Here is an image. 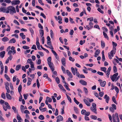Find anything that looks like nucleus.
<instances>
[{"instance_id": "f257e3e1", "label": "nucleus", "mask_w": 122, "mask_h": 122, "mask_svg": "<svg viewBox=\"0 0 122 122\" xmlns=\"http://www.w3.org/2000/svg\"><path fill=\"white\" fill-rule=\"evenodd\" d=\"M7 11H9L10 13L13 15V13H16V11L15 7L13 6H10L7 7Z\"/></svg>"}, {"instance_id": "f03ea898", "label": "nucleus", "mask_w": 122, "mask_h": 122, "mask_svg": "<svg viewBox=\"0 0 122 122\" xmlns=\"http://www.w3.org/2000/svg\"><path fill=\"white\" fill-rule=\"evenodd\" d=\"M118 73H116L114 74L112 77H111V79L113 81H115L117 76L118 75Z\"/></svg>"}, {"instance_id": "7ed1b4c3", "label": "nucleus", "mask_w": 122, "mask_h": 122, "mask_svg": "<svg viewBox=\"0 0 122 122\" xmlns=\"http://www.w3.org/2000/svg\"><path fill=\"white\" fill-rule=\"evenodd\" d=\"M20 1L19 0H14L12 1V3L14 5L19 4L20 3Z\"/></svg>"}, {"instance_id": "20e7f679", "label": "nucleus", "mask_w": 122, "mask_h": 122, "mask_svg": "<svg viewBox=\"0 0 122 122\" xmlns=\"http://www.w3.org/2000/svg\"><path fill=\"white\" fill-rule=\"evenodd\" d=\"M8 106H9H9H7V105H6L5 106V105H2L4 109V110L5 111H7V109H10L11 107L10 105H9Z\"/></svg>"}, {"instance_id": "39448f33", "label": "nucleus", "mask_w": 122, "mask_h": 122, "mask_svg": "<svg viewBox=\"0 0 122 122\" xmlns=\"http://www.w3.org/2000/svg\"><path fill=\"white\" fill-rule=\"evenodd\" d=\"M104 98L105 99L106 102L107 103H108V102L110 100L109 97L108 96L107 94H106L104 96Z\"/></svg>"}, {"instance_id": "423d86ee", "label": "nucleus", "mask_w": 122, "mask_h": 122, "mask_svg": "<svg viewBox=\"0 0 122 122\" xmlns=\"http://www.w3.org/2000/svg\"><path fill=\"white\" fill-rule=\"evenodd\" d=\"M49 67L51 70L52 72H53L54 70V66L53 63H51V64H48Z\"/></svg>"}, {"instance_id": "0eeeda50", "label": "nucleus", "mask_w": 122, "mask_h": 122, "mask_svg": "<svg viewBox=\"0 0 122 122\" xmlns=\"http://www.w3.org/2000/svg\"><path fill=\"white\" fill-rule=\"evenodd\" d=\"M62 64L64 66H66V59L64 57H63L61 60Z\"/></svg>"}, {"instance_id": "6e6552de", "label": "nucleus", "mask_w": 122, "mask_h": 122, "mask_svg": "<svg viewBox=\"0 0 122 122\" xmlns=\"http://www.w3.org/2000/svg\"><path fill=\"white\" fill-rule=\"evenodd\" d=\"M111 67L110 66H109L107 71V75L108 78L109 77V75L110 74V72L111 71Z\"/></svg>"}, {"instance_id": "1a4fd4ad", "label": "nucleus", "mask_w": 122, "mask_h": 122, "mask_svg": "<svg viewBox=\"0 0 122 122\" xmlns=\"http://www.w3.org/2000/svg\"><path fill=\"white\" fill-rule=\"evenodd\" d=\"M66 72L70 78H72L73 77L72 76L71 73L68 70H66Z\"/></svg>"}, {"instance_id": "9d476101", "label": "nucleus", "mask_w": 122, "mask_h": 122, "mask_svg": "<svg viewBox=\"0 0 122 122\" xmlns=\"http://www.w3.org/2000/svg\"><path fill=\"white\" fill-rule=\"evenodd\" d=\"M79 82L83 85H87V82L83 80H80L79 81Z\"/></svg>"}, {"instance_id": "9b49d317", "label": "nucleus", "mask_w": 122, "mask_h": 122, "mask_svg": "<svg viewBox=\"0 0 122 122\" xmlns=\"http://www.w3.org/2000/svg\"><path fill=\"white\" fill-rule=\"evenodd\" d=\"M83 100L84 102L87 106H90L91 104L89 103L88 101L86 99H84Z\"/></svg>"}, {"instance_id": "f8f14e48", "label": "nucleus", "mask_w": 122, "mask_h": 122, "mask_svg": "<svg viewBox=\"0 0 122 122\" xmlns=\"http://www.w3.org/2000/svg\"><path fill=\"white\" fill-rule=\"evenodd\" d=\"M1 8L2 12H3V13H9V11H7V10L6 11V9H5V7H3Z\"/></svg>"}, {"instance_id": "ddd939ff", "label": "nucleus", "mask_w": 122, "mask_h": 122, "mask_svg": "<svg viewBox=\"0 0 122 122\" xmlns=\"http://www.w3.org/2000/svg\"><path fill=\"white\" fill-rule=\"evenodd\" d=\"M40 33L41 35V37H43L44 36V31L43 30L40 29L39 30Z\"/></svg>"}, {"instance_id": "4468645a", "label": "nucleus", "mask_w": 122, "mask_h": 122, "mask_svg": "<svg viewBox=\"0 0 122 122\" xmlns=\"http://www.w3.org/2000/svg\"><path fill=\"white\" fill-rule=\"evenodd\" d=\"M16 42V40L14 38H13L10 40L9 42V43H15Z\"/></svg>"}, {"instance_id": "2eb2a0df", "label": "nucleus", "mask_w": 122, "mask_h": 122, "mask_svg": "<svg viewBox=\"0 0 122 122\" xmlns=\"http://www.w3.org/2000/svg\"><path fill=\"white\" fill-rule=\"evenodd\" d=\"M6 97L7 99L9 100H11V96L10 95L7 93H6Z\"/></svg>"}, {"instance_id": "dca6fc26", "label": "nucleus", "mask_w": 122, "mask_h": 122, "mask_svg": "<svg viewBox=\"0 0 122 122\" xmlns=\"http://www.w3.org/2000/svg\"><path fill=\"white\" fill-rule=\"evenodd\" d=\"M106 83V81H103L100 84V86L102 87H104L105 86Z\"/></svg>"}, {"instance_id": "f3484780", "label": "nucleus", "mask_w": 122, "mask_h": 122, "mask_svg": "<svg viewBox=\"0 0 122 122\" xmlns=\"http://www.w3.org/2000/svg\"><path fill=\"white\" fill-rule=\"evenodd\" d=\"M47 61L48 62V64H51L53 63L51 62V57H49L47 59Z\"/></svg>"}, {"instance_id": "a211bd4d", "label": "nucleus", "mask_w": 122, "mask_h": 122, "mask_svg": "<svg viewBox=\"0 0 122 122\" xmlns=\"http://www.w3.org/2000/svg\"><path fill=\"white\" fill-rule=\"evenodd\" d=\"M2 40L4 42H6L8 41L9 39L7 37H5L2 39Z\"/></svg>"}, {"instance_id": "6ab92c4d", "label": "nucleus", "mask_w": 122, "mask_h": 122, "mask_svg": "<svg viewBox=\"0 0 122 122\" xmlns=\"http://www.w3.org/2000/svg\"><path fill=\"white\" fill-rule=\"evenodd\" d=\"M101 47L102 48H104L105 46V44L104 41H101Z\"/></svg>"}, {"instance_id": "aec40b11", "label": "nucleus", "mask_w": 122, "mask_h": 122, "mask_svg": "<svg viewBox=\"0 0 122 122\" xmlns=\"http://www.w3.org/2000/svg\"><path fill=\"white\" fill-rule=\"evenodd\" d=\"M56 118L58 119H59L60 121H62L63 120V118L62 116L61 115H59Z\"/></svg>"}, {"instance_id": "412c9836", "label": "nucleus", "mask_w": 122, "mask_h": 122, "mask_svg": "<svg viewBox=\"0 0 122 122\" xmlns=\"http://www.w3.org/2000/svg\"><path fill=\"white\" fill-rule=\"evenodd\" d=\"M71 70L72 72L74 75H75L76 74V71H75L74 68L73 67L71 68Z\"/></svg>"}, {"instance_id": "4be33fe9", "label": "nucleus", "mask_w": 122, "mask_h": 122, "mask_svg": "<svg viewBox=\"0 0 122 122\" xmlns=\"http://www.w3.org/2000/svg\"><path fill=\"white\" fill-rule=\"evenodd\" d=\"M22 89V86L20 84L19 86L18 90L19 92L20 93V92L21 91Z\"/></svg>"}, {"instance_id": "5701e85b", "label": "nucleus", "mask_w": 122, "mask_h": 122, "mask_svg": "<svg viewBox=\"0 0 122 122\" xmlns=\"http://www.w3.org/2000/svg\"><path fill=\"white\" fill-rule=\"evenodd\" d=\"M103 35L104 37L105 38H106L107 40H108L109 39V37L107 35V34L106 33H105L104 31L103 32Z\"/></svg>"}, {"instance_id": "b1692460", "label": "nucleus", "mask_w": 122, "mask_h": 122, "mask_svg": "<svg viewBox=\"0 0 122 122\" xmlns=\"http://www.w3.org/2000/svg\"><path fill=\"white\" fill-rule=\"evenodd\" d=\"M7 81H10V78L8 75L6 74H5L4 75Z\"/></svg>"}, {"instance_id": "393cba45", "label": "nucleus", "mask_w": 122, "mask_h": 122, "mask_svg": "<svg viewBox=\"0 0 122 122\" xmlns=\"http://www.w3.org/2000/svg\"><path fill=\"white\" fill-rule=\"evenodd\" d=\"M112 101L115 103L116 104H117V102L115 96H113L112 97Z\"/></svg>"}, {"instance_id": "a878e982", "label": "nucleus", "mask_w": 122, "mask_h": 122, "mask_svg": "<svg viewBox=\"0 0 122 122\" xmlns=\"http://www.w3.org/2000/svg\"><path fill=\"white\" fill-rule=\"evenodd\" d=\"M5 88H9V84L7 82H5Z\"/></svg>"}, {"instance_id": "bb28decb", "label": "nucleus", "mask_w": 122, "mask_h": 122, "mask_svg": "<svg viewBox=\"0 0 122 122\" xmlns=\"http://www.w3.org/2000/svg\"><path fill=\"white\" fill-rule=\"evenodd\" d=\"M11 50L12 51V53H15L16 51L15 50V47L14 46H12L11 48Z\"/></svg>"}, {"instance_id": "cd10ccee", "label": "nucleus", "mask_w": 122, "mask_h": 122, "mask_svg": "<svg viewBox=\"0 0 122 122\" xmlns=\"http://www.w3.org/2000/svg\"><path fill=\"white\" fill-rule=\"evenodd\" d=\"M116 48H113L112 50L111 51L110 53H116Z\"/></svg>"}, {"instance_id": "c85d7f7f", "label": "nucleus", "mask_w": 122, "mask_h": 122, "mask_svg": "<svg viewBox=\"0 0 122 122\" xmlns=\"http://www.w3.org/2000/svg\"><path fill=\"white\" fill-rule=\"evenodd\" d=\"M56 81L57 84H59L60 82V80L59 78L58 77H56Z\"/></svg>"}, {"instance_id": "c756f323", "label": "nucleus", "mask_w": 122, "mask_h": 122, "mask_svg": "<svg viewBox=\"0 0 122 122\" xmlns=\"http://www.w3.org/2000/svg\"><path fill=\"white\" fill-rule=\"evenodd\" d=\"M1 97L4 99H5L6 98L5 96V93L3 92L1 95Z\"/></svg>"}, {"instance_id": "7c9ffc66", "label": "nucleus", "mask_w": 122, "mask_h": 122, "mask_svg": "<svg viewBox=\"0 0 122 122\" xmlns=\"http://www.w3.org/2000/svg\"><path fill=\"white\" fill-rule=\"evenodd\" d=\"M29 30L31 32V35H33L34 34V31L33 29L31 27H30L29 28Z\"/></svg>"}, {"instance_id": "2f4dec72", "label": "nucleus", "mask_w": 122, "mask_h": 122, "mask_svg": "<svg viewBox=\"0 0 122 122\" xmlns=\"http://www.w3.org/2000/svg\"><path fill=\"white\" fill-rule=\"evenodd\" d=\"M47 100L49 102H52V99L51 98L49 97H47L46 98V100Z\"/></svg>"}, {"instance_id": "473e14b6", "label": "nucleus", "mask_w": 122, "mask_h": 122, "mask_svg": "<svg viewBox=\"0 0 122 122\" xmlns=\"http://www.w3.org/2000/svg\"><path fill=\"white\" fill-rule=\"evenodd\" d=\"M24 107L23 105H21L20 109V110L21 111V112L22 113L23 112V111L24 110Z\"/></svg>"}, {"instance_id": "72a5a7b5", "label": "nucleus", "mask_w": 122, "mask_h": 122, "mask_svg": "<svg viewBox=\"0 0 122 122\" xmlns=\"http://www.w3.org/2000/svg\"><path fill=\"white\" fill-rule=\"evenodd\" d=\"M91 118L94 120H96L97 117L94 115H92L91 116Z\"/></svg>"}, {"instance_id": "f704fd0d", "label": "nucleus", "mask_w": 122, "mask_h": 122, "mask_svg": "<svg viewBox=\"0 0 122 122\" xmlns=\"http://www.w3.org/2000/svg\"><path fill=\"white\" fill-rule=\"evenodd\" d=\"M51 32V38H52L54 36V34L53 31L52 30H50Z\"/></svg>"}, {"instance_id": "c9c22d12", "label": "nucleus", "mask_w": 122, "mask_h": 122, "mask_svg": "<svg viewBox=\"0 0 122 122\" xmlns=\"http://www.w3.org/2000/svg\"><path fill=\"white\" fill-rule=\"evenodd\" d=\"M38 118L41 120H43L44 119V118L42 115H40L38 117Z\"/></svg>"}, {"instance_id": "e433bc0d", "label": "nucleus", "mask_w": 122, "mask_h": 122, "mask_svg": "<svg viewBox=\"0 0 122 122\" xmlns=\"http://www.w3.org/2000/svg\"><path fill=\"white\" fill-rule=\"evenodd\" d=\"M113 70L114 73H115L117 71V69L115 66H114L113 67Z\"/></svg>"}, {"instance_id": "4c0bfd02", "label": "nucleus", "mask_w": 122, "mask_h": 122, "mask_svg": "<svg viewBox=\"0 0 122 122\" xmlns=\"http://www.w3.org/2000/svg\"><path fill=\"white\" fill-rule=\"evenodd\" d=\"M21 66V65H17L16 68V70L17 71H18L19 70Z\"/></svg>"}, {"instance_id": "58836bf2", "label": "nucleus", "mask_w": 122, "mask_h": 122, "mask_svg": "<svg viewBox=\"0 0 122 122\" xmlns=\"http://www.w3.org/2000/svg\"><path fill=\"white\" fill-rule=\"evenodd\" d=\"M92 106L93 108V109H95L96 110V104L94 103H93L92 104Z\"/></svg>"}, {"instance_id": "ea45409f", "label": "nucleus", "mask_w": 122, "mask_h": 122, "mask_svg": "<svg viewBox=\"0 0 122 122\" xmlns=\"http://www.w3.org/2000/svg\"><path fill=\"white\" fill-rule=\"evenodd\" d=\"M86 113V111L84 110H82L81 111V113L82 114L85 115Z\"/></svg>"}, {"instance_id": "a19ab883", "label": "nucleus", "mask_w": 122, "mask_h": 122, "mask_svg": "<svg viewBox=\"0 0 122 122\" xmlns=\"http://www.w3.org/2000/svg\"><path fill=\"white\" fill-rule=\"evenodd\" d=\"M29 63L30 65V67L31 68H34V66L33 62H29Z\"/></svg>"}, {"instance_id": "79ce46f5", "label": "nucleus", "mask_w": 122, "mask_h": 122, "mask_svg": "<svg viewBox=\"0 0 122 122\" xmlns=\"http://www.w3.org/2000/svg\"><path fill=\"white\" fill-rule=\"evenodd\" d=\"M91 110H92L96 114H97V113L96 112L97 109H96V110L95 109H93L92 107H91L90 108Z\"/></svg>"}, {"instance_id": "37998d69", "label": "nucleus", "mask_w": 122, "mask_h": 122, "mask_svg": "<svg viewBox=\"0 0 122 122\" xmlns=\"http://www.w3.org/2000/svg\"><path fill=\"white\" fill-rule=\"evenodd\" d=\"M74 110L75 112L77 113H79L78 111L77 108L75 107H74Z\"/></svg>"}, {"instance_id": "c03bdc74", "label": "nucleus", "mask_w": 122, "mask_h": 122, "mask_svg": "<svg viewBox=\"0 0 122 122\" xmlns=\"http://www.w3.org/2000/svg\"><path fill=\"white\" fill-rule=\"evenodd\" d=\"M64 86L67 90L69 91L70 90V89L69 88L68 86H67V85L64 84Z\"/></svg>"}, {"instance_id": "a18cd8bd", "label": "nucleus", "mask_w": 122, "mask_h": 122, "mask_svg": "<svg viewBox=\"0 0 122 122\" xmlns=\"http://www.w3.org/2000/svg\"><path fill=\"white\" fill-rule=\"evenodd\" d=\"M112 44L113 45V48H116V47L117 46V44L113 41L112 42Z\"/></svg>"}, {"instance_id": "49530a36", "label": "nucleus", "mask_w": 122, "mask_h": 122, "mask_svg": "<svg viewBox=\"0 0 122 122\" xmlns=\"http://www.w3.org/2000/svg\"><path fill=\"white\" fill-rule=\"evenodd\" d=\"M66 96L67 97V98L68 100L70 102V103L71 102V100L70 97L67 95L66 94Z\"/></svg>"}, {"instance_id": "de8ad7c7", "label": "nucleus", "mask_w": 122, "mask_h": 122, "mask_svg": "<svg viewBox=\"0 0 122 122\" xmlns=\"http://www.w3.org/2000/svg\"><path fill=\"white\" fill-rule=\"evenodd\" d=\"M17 120L19 121H20L21 119V118L20 117V116L18 114L17 115Z\"/></svg>"}, {"instance_id": "09e8293b", "label": "nucleus", "mask_w": 122, "mask_h": 122, "mask_svg": "<svg viewBox=\"0 0 122 122\" xmlns=\"http://www.w3.org/2000/svg\"><path fill=\"white\" fill-rule=\"evenodd\" d=\"M115 89L117 93L118 94L119 92V89L116 86L115 87Z\"/></svg>"}, {"instance_id": "8fccbe9b", "label": "nucleus", "mask_w": 122, "mask_h": 122, "mask_svg": "<svg viewBox=\"0 0 122 122\" xmlns=\"http://www.w3.org/2000/svg\"><path fill=\"white\" fill-rule=\"evenodd\" d=\"M12 109L14 111L15 113L17 112V111L16 110V108L14 106H12Z\"/></svg>"}, {"instance_id": "3c124183", "label": "nucleus", "mask_w": 122, "mask_h": 122, "mask_svg": "<svg viewBox=\"0 0 122 122\" xmlns=\"http://www.w3.org/2000/svg\"><path fill=\"white\" fill-rule=\"evenodd\" d=\"M32 49H34L36 50H37L36 46L35 45H33L32 46L31 48Z\"/></svg>"}, {"instance_id": "603ef678", "label": "nucleus", "mask_w": 122, "mask_h": 122, "mask_svg": "<svg viewBox=\"0 0 122 122\" xmlns=\"http://www.w3.org/2000/svg\"><path fill=\"white\" fill-rule=\"evenodd\" d=\"M61 68L62 71L64 73H65V68L64 67L62 66H61Z\"/></svg>"}, {"instance_id": "864d4df0", "label": "nucleus", "mask_w": 122, "mask_h": 122, "mask_svg": "<svg viewBox=\"0 0 122 122\" xmlns=\"http://www.w3.org/2000/svg\"><path fill=\"white\" fill-rule=\"evenodd\" d=\"M36 83L37 87L38 88H39V86H40V84L39 81L38 79H37L36 80Z\"/></svg>"}, {"instance_id": "5fc2aeb1", "label": "nucleus", "mask_w": 122, "mask_h": 122, "mask_svg": "<svg viewBox=\"0 0 122 122\" xmlns=\"http://www.w3.org/2000/svg\"><path fill=\"white\" fill-rule=\"evenodd\" d=\"M83 89L84 92L86 94L88 92V90L85 87H84L83 88Z\"/></svg>"}, {"instance_id": "6e6d98bb", "label": "nucleus", "mask_w": 122, "mask_h": 122, "mask_svg": "<svg viewBox=\"0 0 122 122\" xmlns=\"http://www.w3.org/2000/svg\"><path fill=\"white\" fill-rule=\"evenodd\" d=\"M38 26L39 28L40 29H43V27L41 25V24L40 23H39L38 24Z\"/></svg>"}, {"instance_id": "4d7b16f0", "label": "nucleus", "mask_w": 122, "mask_h": 122, "mask_svg": "<svg viewBox=\"0 0 122 122\" xmlns=\"http://www.w3.org/2000/svg\"><path fill=\"white\" fill-rule=\"evenodd\" d=\"M13 22L17 24V25H20V24L19 22L16 20H14Z\"/></svg>"}, {"instance_id": "13d9d810", "label": "nucleus", "mask_w": 122, "mask_h": 122, "mask_svg": "<svg viewBox=\"0 0 122 122\" xmlns=\"http://www.w3.org/2000/svg\"><path fill=\"white\" fill-rule=\"evenodd\" d=\"M22 48L23 49H28L29 48V46H23Z\"/></svg>"}, {"instance_id": "bf43d9fd", "label": "nucleus", "mask_w": 122, "mask_h": 122, "mask_svg": "<svg viewBox=\"0 0 122 122\" xmlns=\"http://www.w3.org/2000/svg\"><path fill=\"white\" fill-rule=\"evenodd\" d=\"M40 15L42 16L45 19H46V15L42 13H41Z\"/></svg>"}, {"instance_id": "052dcab7", "label": "nucleus", "mask_w": 122, "mask_h": 122, "mask_svg": "<svg viewBox=\"0 0 122 122\" xmlns=\"http://www.w3.org/2000/svg\"><path fill=\"white\" fill-rule=\"evenodd\" d=\"M101 69L102 71L104 72L106 70V68L105 67H101Z\"/></svg>"}, {"instance_id": "680f3d73", "label": "nucleus", "mask_w": 122, "mask_h": 122, "mask_svg": "<svg viewBox=\"0 0 122 122\" xmlns=\"http://www.w3.org/2000/svg\"><path fill=\"white\" fill-rule=\"evenodd\" d=\"M94 28H97L99 30H100V28H99V25L97 24H96V25H95L94 26Z\"/></svg>"}, {"instance_id": "e2e57ef3", "label": "nucleus", "mask_w": 122, "mask_h": 122, "mask_svg": "<svg viewBox=\"0 0 122 122\" xmlns=\"http://www.w3.org/2000/svg\"><path fill=\"white\" fill-rule=\"evenodd\" d=\"M85 40L82 41V40H81L80 41V44L81 45H82L85 43Z\"/></svg>"}, {"instance_id": "0e129e2a", "label": "nucleus", "mask_w": 122, "mask_h": 122, "mask_svg": "<svg viewBox=\"0 0 122 122\" xmlns=\"http://www.w3.org/2000/svg\"><path fill=\"white\" fill-rule=\"evenodd\" d=\"M97 10L101 13L102 14H103L104 13L103 12V11L100 8H98L97 9Z\"/></svg>"}, {"instance_id": "69168bd1", "label": "nucleus", "mask_w": 122, "mask_h": 122, "mask_svg": "<svg viewBox=\"0 0 122 122\" xmlns=\"http://www.w3.org/2000/svg\"><path fill=\"white\" fill-rule=\"evenodd\" d=\"M36 8H37L42 10L43 11V9L42 8L39 6L36 5Z\"/></svg>"}, {"instance_id": "338daca9", "label": "nucleus", "mask_w": 122, "mask_h": 122, "mask_svg": "<svg viewBox=\"0 0 122 122\" xmlns=\"http://www.w3.org/2000/svg\"><path fill=\"white\" fill-rule=\"evenodd\" d=\"M112 107L115 110H116V105L114 104H112Z\"/></svg>"}, {"instance_id": "774afa93", "label": "nucleus", "mask_w": 122, "mask_h": 122, "mask_svg": "<svg viewBox=\"0 0 122 122\" xmlns=\"http://www.w3.org/2000/svg\"><path fill=\"white\" fill-rule=\"evenodd\" d=\"M51 98H52V99H53V102H55L56 101V99L54 97V96H51Z\"/></svg>"}]
</instances>
